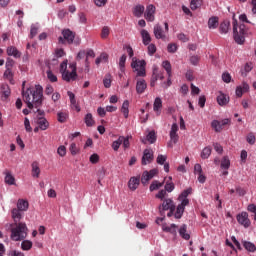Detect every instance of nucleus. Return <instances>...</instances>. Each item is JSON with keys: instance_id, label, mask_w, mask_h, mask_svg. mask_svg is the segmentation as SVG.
I'll list each match as a JSON object with an SVG mask.
<instances>
[{"instance_id": "f257e3e1", "label": "nucleus", "mask_w": 256, "mask_h": 256, "mask_svg": "<svg viewBox=\"0 0 256 256\" xmlns=\"http://www.w3.org/2000/svg\"><path fill=\"white\" fill-rule=\"evenodd\" d=\"M23 101L27 104L28 109L33 107H41L43 103V86L36 85L34 88L22 90Z\"/></svg>"}, {"instance_id": "f03ea898", "label": "nucleus", "mask_w": 256, "mask_h": 256, "mask_svg": "<svg viewBox=\"0 0 256 256\" xmlns=\"http://www.w3.org/2000/svg\"><path fill=\"white\" fill-rule=\"evenodd\" d=\"M11 239L12 241H23L27 237V224L25 223H18L11 225Z\"/></svg>"}, {"instance_id": "7ed1b4c3", "label": "nucleus", "mask_w": 256, "mask_h": 256, "mask_svg": "<svg viewBox=\"0 0 256 256\" xmlns=\"http://www.w3.org/2000/svg\"><path fill=\"white\" fill-rule=\"evenodd\" d=\"M233 35H234V41L238 43V45H243L245 43V24H241L238 28V22L237 19L233 18Z\"/></svg>"}, {"instance_id": "20e7f679", "label": "nucleus", "mask_w": 256, "mask_h": 256, "mask_svg": "<svg viewBox=\"0 0 256 256\" xmlns=\"http://www.w3.org/2000/svg\"><path fill=\"white\" fill-rule=\"evenodd\" d=\"M147 63L145 60H135L133 59L131 63L132 69L137 72V77H145L147 75V72L145 70Z\"/></svg>"}, {"instance_id": "39448f33", "label": "nucleus", "mask_w": 256, "mask_h": 256, "mask_svg": "<svg viewBox=\"0 0 256 256\" xmlns=\"http://www.w3.org/2000/svg\"><path fill=\"white\" fill-rule=\"evenodd\" d=\"M62 36L58 38L60 45H65V43H68V45H73V41H75V32L69 29H64L62 30Z\"/></svg>"}, {"instance_id": "423d86ee", "label": "nucleus", "mask_w": 256, "mask_h": 256, "mask_svg": "<svg viewBox=\"0 0 256 256\" xmlns=\"http://www.w3.org/2000/svg\"><path fill=\"white\" fill-rule=\"evenodd\" d=\"M69 69H71V71L68 70L67 72H63L62 74L63 81H67V83H69L70 81H75L77 79V64H70Z\"/></svg>"}, {"instance_id": "0eeeda50", "label": "nucleus", "mask_w": 256, "mask_h": 256, "mask_svg": "<svg viewBox=\"0 0 256 256\" xmlns=\"http://www.w3.org/2000/svg\"><path fill=\"white\" fill-rule=\"evenodd\" d=\"M164 27L165 30H163L162 25L156 24L154 26L153 33L156 39H166L167 36L165 35V33L169 32V23L165 22Z\"/></svg>"}, {"instance_id": "6e6552de", "label": "nucleus", "mask_w": 256, "mask_h": 256, "mask_svg": "<svg viewBox=\"0 0 256 256\" xmlns=\"http://www.w3.org/2000/svg\"><path fill=\"white\" fill-rule=\"evenodd\" d=\"M158 209H159V212L161 213V215H163V213H165V211L175 209V203L173 202V200L171 198H166L163 200V203L159 205Z\"/></svg>"}, {"instance_id": "1a4fd4ad", "label": "nucleus", "mask_w": 256, "mask_h": 256, "mask_svg": "<svg viewBox=\"0 0 256 256\" xmlns=\"http://www.w3.org/2000/svg\"><path fill=\"white\" fill-rule=\"evenodd\" d=\"M155 11H156V8H155V5L153 4H149L146 7V11L144 13V17L146 21H149L150 23H153V21H155Z\"/></svg>"}, {"instance_id": "9d476101", "label": "nucleus", "mask_w": 256, "mask_h": 256, "mask_svg": "<svg viewBox=\"0 0 256 256\" xmlns=\"http://www.w3.org/2000/svg\"><path fill=\"white\" fill-rule=\"evenodd\" d=\"M238 223L243 225L247 229L251 225V220H249V214L247 212H242L236 217Z\"/></svg>"}, {"instance_id": "9b49d317", "label": "nucleus", "mask_w": 256, "mask_h": 256, "mask_svg": "<svg viewBox=\"0 0 256 256\" xmlns=\"http://www.w3.org/2000/svg\"><path fill=\"white\" fill-rule=\"evenodd\" d=\"M189 205V199L182 200L181 204H179L176 208V212L174 214L175 219H181L183 217V213H185V207Z\"/></svg>"}, {"instance_id": "f8f14e48", "label": "nucleus", "mask_w": 256, "mask_h": 256, "mask_svg": "<svg viewBox=\"0 0 256 256\" xmlns=\"http://www.w3.org/2000/svg\"><path fill=\"white\" fill-rule=\"evenodd\" d=\"M11 213H12V219L14 221V225H19V223H23L21 222V220L23 219V217H25V212L14 208L12 209Z\"/></svg>"}, {"instance_id": "ddd939ff", "label": "nucleus", "mask_w": 256, "mask_h": 256, "mask_svg": "<svg viewBox=\"0 0 256 256\" xmlns=\"http://www.w3.org/2000/svg\"><path fill=\"white\" fill-rule=\"evenodd\" d=\"M153 161V150L145 149L142 156V165H149Z\"/></svg>"}, {"instance_id": "4468645a", "label": "nucleus", "mask_w": 256, "mask_h": 256, "mask_svg": "<svg viewBox=\"0 0 256 256\" xmlns=\"http://www.w3.org/2000/svg\"><path fill=\"white\" fill-rule=\"evenodd\" d=\"M140 184H141V178L139 176L138 177L133 176L128 181V187L130 191H137Z\"/></svg>"}, {"instance_id": "2eb2a0df", "label": "nucleus", "mask_w": 256, "mask_h": 256, "mask_svg": "<svg viewBox=\"0 0 256 256\" xmlns=\"http://www.w3.org/2000/svg\"><path fill=\"white\" fill-rule=\"evenodd\" d=\"M16 209L25 213V211L29 209V201L25 199H18Z\"/></svg>"}, {"instance_id": "dca6fc26", "label": "nucleus", "mask_w": 256, "mask_h": 256, "mask_svg": "<svg viewBox=\"0 0 256 256\" xmlns=\"http://www.w3.org/2000/svg\"><path fill=\"white\" fill-rule=\"evenodd\" d=\"M36 123L41 131H47L49 129V121L45 117H38Z\"/></svg>"}, {"instance_id": "f3484780", "label": "nucleus", "mask_w": 256, "mask_h": 256, "mask_svg": "<svg viewBox=\"0 0 256 256\" xmlns=\"http://www.w3.org/2000/svg\"><path fill=\"white\" fill-rule=\"evenodd\" d=\"M217 103L220 107H225L229 103V96L225 95L223 92H219L217 96Z\"/></svg>"}, {"instance_id": "a211bd4d", "label": "nucleus", "mask_w": 256, "mask_h": 256, "mask_svg": "<svg viewBox=\"0 0 256 256\" xmlns=\"http://www.w3.org/2000/svg\"><path fill=\"white\" fill-rule=\"evenodd\" d=\"M161 109H163V101L161 100V98L157 97L154 100L153 104V110L155 111L157 116L161 115Z\"/></svg>"}, {"instance_id": "6ab92c4d", "label": "nucleus", "mask_w": 256, "mask_h": 256, "mask_svg": "<svg viewBox=\"0 0 256 256\" xmlns=\"http://www.w3.org/2000/svg\"><path fill=\"white\" fill-rule=\"evenodd\" d=\"M32 177L35 179H39V176L41 175V168L39 167V163L37 161L32 162Z\"/></svg>"}, {"instance_id": "aec40b11", "label": "nucleus", "mask_w": 256, "mask_h": 256, "mask_svg": "<svg viewBox=\"0 0 256 256\" xmlns=\"http://www.w3.org/2000/svg\"><path fill=\"white\" fill-rule=\"evenodd\" d=\"M145 89H147V82L145 80H138L136 83V92L141 95L145 93Z\"/></svg>"}, {"instance_id": "412c9836", "label": "nucleus", "mask_w": 256, "mask_h": 256, "mask_svg": "<svg viewBox=\"0 0 256 256\" xmlns=\"http://www.w3.org/2000/svg\"><path fill=\"white\" fill-rule=\"evenodd\" d=\"M178 233H179L180 237H182V239H185V241H189V239H191V235L189 233H187L186 224H183L182 226H180Z\"/></svg>"}, {"instance_id": "4be33fe9", "label": "nucleus", "mask_w": 256, "mask_h": 256, "mask_svg": "<svg viewBox=\"0 0 256 256\" xmlns=\"http://www.w3.org/2000/svg\"><path fill=\"white\" fill-rule=\"evenodd\" d=\"M140 35L142 37L143 45H149L151 43V34H149V31L143 29L141 30Z\"/></svg>"}, {"instance_id": "5701e85b", "label": "nucleus", "mask_w": 256, "mask_h": 256, "mask_svg": "<svg viewBox=\"0 0 256 256\" xmlns=\"http://www.w3.org/2000/svg\"><path fill=\"white\" fill-rule=\"evenodd\" d=\"M7 55L19 59V57H21V52H19L15 46H10L7 48Z\"/></svg>"}, {"instance_id": "b1692460", "label": "nucleus", "mask_w": 256, "mask_h": 256, "mask_svg": "<svg viewBox=\"0 0 256 256\" xmlns=\"http://www.w3.org/2000/svg\"><path fill=\"white\" fill-rule=\"evenodd\" d=\"M162 230L165 233H171V235H177V226L175 224H171L167 226V224L162 225Z\"/></svg>"}, {"instance_id": "393cba45", "label": "nucleus", "mask_w": 256, "mask_h": 256, "mask_svg": "<svg viewBox=\"0 0 256 256\" xmlns=\"http://www.w3.org/2000/svg\"><path fill=\"white\" fill-rule=\"evenodd\" d=\"M1 93H2V99L7 100L9 95H11V88H9V85L2 84Z\"/></svg>"}, {"instance_id": "a878e982", "label": "nucleus", "mask_w": 256, "mask_h": 256, "mask_svg": "<svg viewBox=\"0 0 256 256\" xmlns=\"http://www.w3.org/2000/svg\"><path fill=\"white\" fill-rule=\"evenodd\" d=\"M209 29H217L219 27V17L213 16L208 20Z\"/></svg>"}, {"instance_id": "bb28decb", "label": "nucleus", "mask_w": 256, "mask_h": 256, "mask_svg": "<svg viewBox=\"0 0 256 256\" xmlns=\"http://www.w3.org/2000/svg\"><path fill=\"white\" fill-rule=\"evenodd\" d=\"M158 80H159V68L154 67L152 77H151V82H150L151 87H155V83H157Z\"/></svg>"}, {"instance_id": "cd10ccee", "label": "nucleus", "mask_w": 256, "mask_h": 256, "mask_svg": "<svg viewBox=\"0 0 256 256\" xmlns=\"http://www.w3.org/2000/svg\"><path fill=\"white\" fill-rule=\"evenodd\" d=\"M144 13H145V6L143 5H137L133 9V15L135 17H142Z\"/></svg>"}, {"instance_id": "c85d7f7f", "label": "nucleus", "mask_w": 256, "mask_h": 256, "mask_svg": "<svg viewBox=\"0 0 256 256\" xmlns=\"http://www.w3.org/2000/svg\"><path fill=\"white\" fill-rule=\"evenodd\" d=\"M243 247L246 249V251H249L250 253H255L256 246L252 242L249 241H242Z\"/></svg>"}, {"instance_id": "c756f323", "label": "nucleus", "mask_w": 256, "mask_h": 256, "mask_svg": "<svg viewBox=\"0 0 256 256\" xmlns=\"http://www.w3.org/2000/svg\"><path fill=\"white\" fill-rule=\"evenodd\" d=\"M163 185H165V181L159 182L157 180H154V181H152L149 189L151 192L157 191V189H161V187H163Z\"/></svg>"}, {"instance_id": "7c9ffc66", "label": "nucleus", "mask_w": 256, "mask_h": 256, "mask_svg": "<svg viewBox=\"0 0 256 256\" xmlns=\"http://www.w3.org/2000/svg\"><path fill=\"white\" fill-rule=\"evenodd\" d=\"M121 113H123L125 119L129 117V100H125L121 107Z\"/></svg>"}, {"instance_id": "2f4dec72", "label": "nucleus", "mask_w": 256, "mask_h": 256, "mask_svg": "<svg viewBox=\"0 0 256 256\" xmlns=\"http://www.w3.org/2000/svg\"><path fill=\"white\" fill-rule=\"evenodd\" d=\"M212 129L216 131V133H221L223 131V126L221 125V121L219 120H213L211 123Z\"/></svg>"}, {"instance_id": "473e14b6", "label": "nucleus", "mask_w": 256, "mask_h": 256, "mask_svg": "<svg viewBox=\"0 0 256 256\" xmlns=\"http://www.w3.org/2000/svg\"><path fill=\"white\" fill-rule=\"evenodd\" d=\"M220 167L221 169H225L226 171L231 167V160H229L228 156H224L222 158Z\"/></svg>"}, {"instance_id": "72a5a7b5", "label": "nucleus", "mask_w": 256, "mask_h": 256, "mask_svg": "<svg viewBox=\"0 0 256 256\" xmlns=\"http://www.w3.org/2000/svg\"><path fill=\"white\" fill-rule=\"evenodd\" d=\"M162 67L165 69L168 77H172V67H171V62L168 60H165L162 62Z\"/></svg>"}, {"instance_id": "f704fd0d", "label": "nucleus", "mask_w": 256, "mask_h": 256, "mask_svg": "<svg viewBox=\"0 0 256 256\" xmlns=\"http://www.w3.org/2000/svg\"><path fill=\"white\" fill-rule=\"evenodd\" d=\"M168 179H169V181L166 182L164 190L167 193H171L175 189V184L173 182H171V181H173V178L171 176L168 177Z\"/></svg>"}, {"instance_id": "c9c22d12", "label": "nucleus", "mask_w": 256, "mask_h": 256, "mask_svg": "<svg viewBox=\"0 0 256 256\" xmlns=\"http://www.w3.org/2000/svg\"><path fill=\"white\" fill-rule=\"evenodd\" d=\"M87 127H93L95 125V120H93V114L88 113L84 118Z\"/></svg>"}, {"instance_id": "e433bc0d", "label": "nucleus", "mask_w": 256, "mask_h": 256, "mask_svg": "<svg viewBox=\"0 0 256 256\" xmlns=\"http://www.w3.org/2000/svg\"><path fill=\"white\" fill-rule=\"evenodd\" d=\"M57 117H58L59 123H65L67 121V119L69 118V113L67 111L58 112Z\"/></svg>"}, {"instance_id": "4c0bfd02", "label": "nucleus", "mask_w": 256, "mask_h": 256, "mask_svg": "<svg viewBox=\"0 0 256 256\" xmlns=\"http://www.w3.org/2000/svg\"><path fill=\"white\" fill-rule=\"evenodd\" d=\"M211 152H212V149L211 147L207 146L205 147L202 152H201V159H209V157H211Z\"/></svg>"}, {"instance_id": "58836bf2", "label": "nucleus", "mask_w": 256, "mask_h": 256, "mask_svg": "<svg viewBox=\"0 0 256 256\" xmlns=\"http://www.w3.org/2000/svg\"><path fill=\"white\" fill-rule=\"evenodd\" d=\"M230 25L231 23H229V21L222 22L219 27L220 33H228Z\"/></svg>"}, {"instance_id": "ea45409f", "label": "nucleus", "mask_w": 256, "mask_h": 256, "mask_svg": "<svg viewBox=\"0 0 256 256\" xmlns=\"http://www.w3.org/2000/svg\"><path fill=\"white\" fill-rule=\"evenodd\" d=\"M121 145H123V136H120L116 141L112 143V149L114 151H119Z\"/></svg>"}, {"instance_id": "a19ab883", "label": "nucleus", "mask_w": 256, "mask_h": 256, "mask_svg": "<svg viewBox=\"0 0 256 256\" xmlns=\"http://www.w3.org/2000/svg\"><path fill=\"white\" fill-rule=\"evenodd\" d=\"M151 177L149 175V171H144L141 177V183L142 185H147L149 181H151Z\"/></svg>"}, {"instance_id": "79ce46f5", "label": "nucleus", "mask_w": 256, "mask_h": 256, "mask_svg": "<svg viewBox=\"0 0 256 256\" xmlns=\"http://www.w3.org/2000/svg\"><path fill=\"white\" fill-rule=\"evenodd\" d=\"M5 183L7 185H15V177L13 175H11L10 172H7L6 173V176H5Z\"/></svg>"}, {"instance_id": "37998d69", "label": "nucleus", "mask_w": 256, "mask_h": 256, "mask_svg": "<svg viewBox=\"0 0 256 256\" xmlns=\"http://www.w3.org/2000/svg\"><path fill=\"white\" fill-rule=\"evenodd\" d=\"M127 61V55L123 54L121 57H120V60H119V67H120V71L122 73L125 72V63Z\"/></svg>"}, {"instance_id": "c03bdc74", "label": "nucleus", "mask_w": 256, "mask_h": 256, "mask_svg": "<svg viewBox=\"0 0 256 256\" xmlns=\"http://www.w3.org/2000/svg\"><path fill=\"white\" fill-rule=\"evenodd\" d=\"M146 139L151 144L155 143L157 141V135L155 134V131H150L146 136Z\"/></svg>"}, {"instance_id": "a18cd8bd", "label": "nucleus", "mask_w": 256, "mask_h": 256, "mask_svg": "<svg viewBox=\"0 0 256 256\" xmlns=\"http://www.w3.org/2000/svg\"><path fill=\"white\" fill-rule=\"evenodd\" d=\"M191 188L184 190L178 197L179 201H181V203H183L184 199H187V197H189V195H191Z\"/></svg>"}, {"instance_id": "49530a36", "label": "nucleus", "mask_w": 256, "mask_h": 256, "mask_svg": "<svg viewBox=\"0 0 256 256\" xmlns=\"http://www.w3.org/2000/svg\"><path fill=\"white\" fill-rule=\"evenodd\" d=\"M21 247H22L23 251H29V249H31V247H33V242L29 241V240H25L22 242Z\"/></svg>"}, {"instance_id": "de8ad7c7", "label": "nucleus", "mask_w": 256, "mask_h": 256, "mask_svg": "<svg viewBox=\"0 0 256 256\" xmlns=\"http://www.w3.org/2000/svg\"><path fill=\"white\" fill-rule=\"evenodd\" d=\"M103 85L106 89L111 87V74H106L103 80Z\"/></svg>"}, {"instance_id": "09e8293b", "label": "nucleus", "mask_w": 256, "mask_h": 256, "mask_svg": "<svg viewBox=\"0 0 256 256\" xmlns=\"http://www.w3.org/2000/svg\"><path fill=\"white\" fill-rule=\"evenodd\" d=\"M190 7L192 11H195L201 7V0H191Z\"/></svg>"}, {"instance_id": "8fccbe9b", "label": "nucleus", "mask_w": 256, "mask_h": 256, "mask_svg": "<svg viewBox=\"0 0 256 256\" xmlns=\"http://www.w3.org/2000/svg\"><path fill=\"white\" fill-rule=\"evenodd\" d=\"M109 33H111L109 26H104L101 31L102 39H107L109 37Z\"/></svg>"}, {"instance_id": "3c124183", "label": "nucleus", "mask_w": 256, "mask_h": 256, "mask_svg": "<svg viewBox=\"0 0 256 256\" xmlns=\"http://www.w3.org/2000/svg\"><path fill=\"white\" fill-rule=\"evenodd\" d=\"M246 141L247 143H249V145H255V134L253 132H250L246 137Z\"/></svg>"}, {"instance_id": "603ef678", "label": "nucleus", "mask_w": 256, "mask_h": 256, "mask_svg": "<svg viewBox=\"0 0 256 256\" xmlns=\"http://www.w3.org/2000/svg\"><path fill=\"white\" fill-rule=\"evenodd\" d=\"M165 161H167V155L159 154L156 158V163H158V165H165Z\"/></svg>"}, {"instance_id": "864d4df0", "label": "nucleus", "mask_w": 256, "mask_h": 256, "mask_svg": "<svg viewBox=\"0 0 256 256\" xmlns=\"http://www.w3.org/2000/svg\"><path fill=\"white\" fill-rule=\"evenodd\" d=\"M69 151L71 155H77V153H79V147H77V144L72 143L69 147Z\"/></svg>"}, {"instance_id": "5fc2aeb1", "label": "nucleus", "mask_w": 256, "mask_h": 256, "mask_svg": "<svg viewBox=\"0 0 256 256\" xmlns=\"http://www.w3.org/2000/svg\"><path fill=\"white\" fill-rule=\"evenodd\" d=\"M156 199H160L161 201H165V197H167V192L165 190H160L156 195Z\"/></svg>"}, {"instance_id": "6e6d98bb", "label": "nucleus", "mask_w": 256, "mask_h": 256, "mask_svg": "<svg viewBox=\"0 0 256 256\" xmlns=\"http://www.w3.org/2000/svg\"><path fill=\"white\" fill-rule=\"evenodd\" d=\"M47 77L51 83H57V76L51 70L47 71Z\"/></svg>"}, {"instance_id": "4d7b16f0", "label": "nucleus", "mask_w": 256, "mask_h": 256, "mask_svg": "<svg viewBox=\"0 0 256 256\" xmlns=\"http://www.w3.org/2000/svg\"><path fill=\"white\" fill-rule=\"evenodd\" d=\"M24 127L28 133H31V131H33V128L31 127V122L29 121V118L24 119Z\"/></svg>"}, {"instance_id": "13d9d810", "label": "nucleus", "mask_w": 256, "mask_h": 256, "mask_svg": "<svg viewBox=\"0 0 256 256\" xmlns=\"http://www.w3.org/2000/svg\"><path fill=\"white\" fill-rule=\"evenodd\" d=\"M38 31H39V28L35 25H32L30 30V39H33L34 37H36Z\"/></svg>"}, {"instance_id": "bf43d9fd", "label": "nucleus", "mask_w": 256, "mask_h": 256, "mask_svg": "<svg viewBox=\"0 0 256 256\" xmlns=\"http://www.w3.org/2000/svg\"><path fill=\"white\" fill-rule=\"evenodd\" d=\"M157 53V46L155 44H148V54L155 55Z\"/></svg>"}, {"instance_id": "052dcab7", "label": "nucleus", "mask_w": 256, "mask_h": 256, "mask_svg": "<svg viewBox=\"0 0 256 256\" xmlns=\"http://www.w3.org/2000/svg\"><path fill=\"white\" fill-rule=\"evenodd\" d=\"M168 53H176L177 52V44L171 43L167 46Z\"/></svg>"}, {"instance_id": "680f3d73", "label": "nucleus", "mask_w": 256, "mask_h": 256, "mask_svg": "<svg viewBox=\"0 0 256 256\" xmlns=\"http://www.w3.org/2000/svg\"><path fill=\"white\" fill-rule=\"evenodd\" d=\"M57 153L60 155V157H65V155H67V148H65V146H60Z\"/></svg>"}, {"instance_id": "e2e57ef3", "label": "nucleus", "mask_w": 256, "mask_h": 256, "mask_svg": "<svg viewBox=\"0 0 256 256\" xmlns=\"http://www.w3.org/2000/svg\"><path fill=\"white\" fill-rule=\"evenodd\" d=\"M67 60H64L61 64H60V73H67Z\"/></svg>"}, {"instance_id": "0e129e2a", "label": "nucleus", "mask_w": 256, "mask_h": 256, "mask_svg": "<svg viewBox=\"0 0 256 256\" xmlns=\"http://www.w3.org/2000/svg\"><path fill=\"white\" fill-rule=\"evenodd\" d=\"M222 80L224 83H231V74L225 72L222 74Z\"/></svg>"}, {"instance_id": "69168bd1", "label": "nucleus", "mask_w": 256, "mask_h": 256, "mask_svg": "<svg viewBox=\"0 0 256 256\" xmlns=\"http://www.w3.org/2000/svg\"><path fill=\"white\" fill-rule=\"evenodd\" d=\"M55 91V89L53 88V86H51L50 84H48L45 88V95H53V92Z\"/></svg>"}, {"instance_id": "338daca9", "label": "nucleus", "mask_w": 256, "mask_h": 256, "mask_svg": "<svg viewBox=\"0 0 256 256\" xmlns=\"http://www.w3.org/2000/svg\"><path fill=\"white\" fill-rule=\"evenodd\" d=\"M248 211H250V213H254V219L256 221V205L255 204L248 205Z\"/></svg>"}, {"instance_id": "774afa93", "label": "nucleus", "mask_w": 256, "mask_h": 256, "mask_svg": "<svg viewBox=\"0 0 256 256\" xmlns=\"http://www.w3.org/2000/svg\"><path fill=\"white\" fill-rule=\"evenodd\" d=\"M9 256H25L22 252H19L17 250H12L9 252Z\"/></svg>"}]
</instances>
